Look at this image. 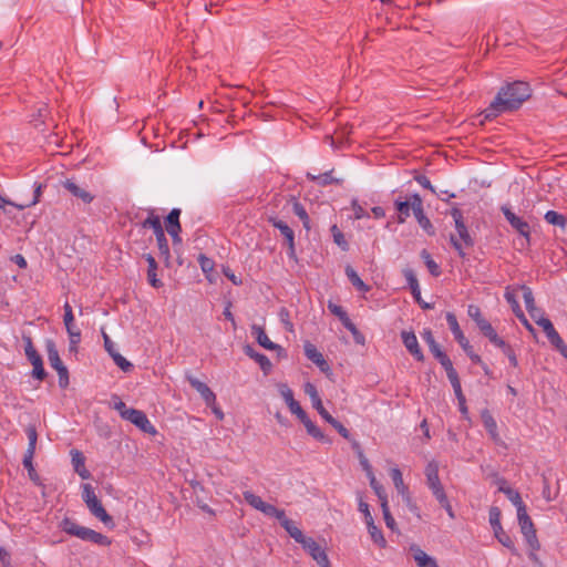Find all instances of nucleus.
<instances>
[{
	"mask_svg": "<svg viewBox=\"0 0 567 567\" xmlns=\"http://www.w3.org/2000/svg\"><path fill=\"white\" fill-rule=\"evenodd\" d=\"M530 96L529 84L515 81L502 87L491 105L485 110V118L497 116L498 113L517 110Z\"/></svg>",
	"mask_w": 567,
	"mask_h": 567,
	"instance_id": "f257e3e1",
	"label": "nucleus"
},
{
	"mask_svg": "<svg viewBox=\"0 0 567 567\" xmlns=\"http://www.w3.org/2000/svg\"><path fill=\"white\" fill-rule=\"evenodd\" d=\"M451 216L454 219L456 235L451 234L450 241L454 249L457 251L461 258H465L466 254L464 251L465 248H471L474 246V240L471 237L468 229L464 223V216L460 208L453 207L451 209Z\"/></svg>",
	"mask_w": 567,
	"mask_h": 567,
	"instance_id": "f03ea898",
	"label": "nucleus"
},
{
	"mask_svg": "<svg viewBox=\"0 0 567 567\" xmlns=\"http://www.w3.org/2000/svg\"><path fill=\"white\" fill-rule=\"evenodd\" d=\"M82 498L87 506L90 513L99 518L105 526H109L111 528L114 527V520L111 515L107 514L105 508L103 507L102 503L95 495L94 488L91 484L85 483L82 484Z\"/></svg>",
	"mask_w": 567,
	"mask_h": 567,
	"instance_id": "7ed1b4c3",
	"label": "nucleus"
},
{
	"mask_svg": "<svg viewBox=\"0 0 567 567\" xmlns=\"http://www.w3.org/2000/svg\"><path fill=\"white\" fill-rule=\"evenodd\" d=\"M446 322H447L449 328L452 331L455 340L463 348V350L470 357L472 362L482 364L483 362H482L481 357L473 351L472 346L470 344L468 340L465 338L464 333L462 332L460 324L457 322L456 316L453 312L446 313Z\"/></svg>",
	"mask_w": 567,
	"mask_h": 567,
	"instance_id": "20e7f679",
	"label": "nucleus"
},
{
	"mask_svg": "<svg viewBox=\"0 0 567 567\" xmlns=\"http://www.w3.org/2000/svg\"><path fill=\"white\" fill-rule=\"evenodd\" d=\"M424 474L426 477V485L431 489L435 498L446 495L444 487L440 481L439 463L436 461H431L427 463V465L425 466Z\"/></svg>",
	"mask_w": 567,
	"mask_h": 567,
	"instance_id": "39448f33",
	"label": "nucleus"
},
{
	"mask_svg": "<svg viewBox=\"0 0 567 567\" xmlns=\"http://www.w3.org/2000/svg\"><path fill=\"white\" fill-rule=\"evenodd\" d=\"M268 223L271 224L275 228L280 231V235L285 239V245L288 247V256L290 258H296V244H295V231L284 220L270 216L268 217Z\"/></svg>",
	"mask_w": 567,
	"mask_h": 567,
	"instance_id": "423d86ee",
	"label": "nucleus"
},
{
	"mask_svg": "<svg viewBox=\"0 0 567 567\" xmlns=\"http://www.w3.org/2000/svg\"><path fill=\"white\" fill-rule=\"evenodd\" d=\"M73 536L79 537L84 542H90L99 546L106 547L112 544V540L107 536L89 527L75 524H73Z\"/></svg>",
	"mask_w": 567,
	"mask_h": 567,
	"instance_id": "0eeeda50",
	"label": "nucleus"
},
{
	"mask_svg": "<svg viewBox=\"0 0 567 567\" xmlns=\"http://www.w3.org/2000/svg\"><path fill=\"white\" fill-rule=\"evenodd\" d=\"M48 360L50 365L55 369L59 373V384L61 388H66L69 384V371L66 367L62 363L59 352L55 349L53 342H48Z\"/></svg>",
	"mask_w": 567,
	"mask_h": 567,
	"instance_id": "6e6552de",
	"label": "nucleus"
},
{
	"mask_svg": "<svg viewBox=\"0 0 567 567\" xmlns=\"http://www.w3.org/2000/svg\"><path fill=\"white\" fill-rule=\"evenodd\" d=\"M243 495L247 504H249L252 508L261 512L262 514L271 517H275L277 514L284 516V509H279L276 506L264 502L260 496L254 494L252 492L246 491L243 493Z\"/></svg>",
	"mask_w": 567,
	"mask_h": 567,
	"instance_id": "1a4fd4ad",
	"label": "nucleus"
},
{
	"mask_svg": "<svg viewBox=\"0 0 567 567\" xmlns=\"http://www.w3.org/2000/svg\"><path fill=\"white\" fill-rule=\"evenodd\" d=\"M502 213L504 214L505 219L508 221V224L520 235L523 236L527 244H529L530 240V226L529 224L517 216L515 213L512 212V209L507 206H502L501 208Z\"/></svg>",
	"mask_w": 567,
	"mask_h": 567,
	"instance_id": "9d476101",
	"label": "nucleus"
},
{
	"mask_svg": "<svg viewBox=\"0 0 567 567\" xmlns=\"http://www.w3.org/2000/svg\"><path fill=\"white\" fill-rule=\"evenodd\" d=\"M520 289L523 291V298L529 316L533 318L536 324L540 327L542 320L549 319L544 316V311L540 308L536 307L532 289L525 285L520 286Z\"/></svg>",
	"mask_w": 567,
	"mask_h": 567,
	"instance_id": "9b49d317",
	"label": "nucleus"
},
{
	"mask_svg": "<svg viewBox=\"0 0 567 567\" xmlns=\"http://www.w3.org/2000/svg\"><path fill=\"white\" fill-rule=\"evenodd\" d=\"M125 420L131 422L132 424H134L136 427H138L144 433H147L150 435L157 434L155 426L151 423L147 415L141 410L133 409L127 414V417Z\"/></svg>",
	"mask_w": 567,
	"mask_h": 567,
	"instance_id": "f8f14e48",
	"label": "nucleus"
},
{
	"mask_svg": "<svg viewBox=\"0 0 567 567\" xmlns=\"http://www.w3.org/2000/svg\"><path fill=\"white\" fill-rule=\"evenodd\" d=\"M25 355L28 357L29 361L33 365L32 375L38 380H43L47 375L44 368H43V362H42L41 355L33 348L30 339H28V342L25 346Z\"/></svg>",
	"mask_w": 567,
	"mask_h": 567,
	"instance_id": "ddd939ff",
	"label": "nucleus"
},
{
	"mask_svg": "<svg viewBox=\"0 0 567 567\" xmlns=\"http://www.w3.org/2000/svg\"><path fill=\"white\" fill-rule=\"evenodd\" d=\"M25 433L28 435L29 445H28L27 452L23 457V465L29 471L30 476L33 477L34 468H33L32 460H33V455H34V451H35L38 434H37L35 427L31 426V425L27 427Z\"/></svg>",
	"mask_w": 567,
	"mask_h": 567,
	"instance_id": "4468645a",
	"label": "nucleus"
},
{
	"mask_svg": "<svg viewBox=\"0 0 567 567\" xmlns=\"http://www.w3.org/2000/svg\"><path fill=\"white\" fill-rule=\"evenodd\" d=\"M414 217L417 220L420 227L430 236L435 234V229L431 220L425 216L423 210V200L419 194L414 196Z\"/></svg>",
	"mask_w": 567,
	"mask_h": 567,
	"instance_id": "2eb2a0df",
	"label": "nucleus"
},
{
	"mask_svg": "<svg viewBox=\"0 0 567 567\" xmlns=\"http://www.w3.org/2000/svg\"><path fill=\"white\" fill-rule=\"evenodd\" d=\"M301 546L319 566L329 561L326 550L313 538L307 537Z\"/></svg>",
	"mask_w": 567,
	"mask_h": 567,
	"instance_id": "dca6fc26",
	"label": "nucleus"
},
{
	"mask_svg": "<svg viewBox=\"0 0 567 567\" xmlns=\"http://www.w3.org/2000/svg\"><path fill=\"white\" fill-rule=\"evenodd\" d=\"M401 339L406 350L413 355L416 361L422 362L424 354L417 342L416 336L413 331H402Z\"/></svg>",
	"mask_w": 567,
	"mask_h": 567,
	"instance_id": "f3484780",
	"label": "nucleus"
},
{
	"mask_svg": "<svg viewBox=\"0 0 567 567\" xmlns=\"http://www.w3.org/2000/svg\"><path fill=\"white\" fill-rule=\"evenodd\" d=\"M187 381L200 394L207 406L215 404L216 395L206 383L193 375H187Z\"/></svg>",
	"mask_w": 567,
	"mask_h": 567,
	"instance_id": "a211bd4d",
	"label": "nucleus"
},
{
	"mask_svg": "<svg viewBox=\"0 0 567 567\" xmlns=\"http://www.w3.org/2000/svg\"><path fill=\"white\" fill-rule=\"evenodd\" d=\"M41 194H42V186L39 184V185L34 186L32 197L29 200L23 202V203H14V202H11L0 195V208L3 209L7 205H9V206H13L20 210H23L24 208L34 206L37 203H39Z\"/></svg>",
	"mask_w": 567,
	"mask_h": 567,
	"instance_id": "6ab92c4d",
	"label": "nucleus"
},
{
	"mask_svg": "<svg viewBox=\"0 0 567 567\" xmlns=\"http://www.w3.org/2000/svg\"><path fill=\"white\" fill-rule=\"evenodd\" d=\"M414 196L415 194H412L405 200H402L401 198L395 199L394 207L399 213L398 221L400 224L405 223V220L410 217L411 212L414 214Z\"/></svg>",
	"mask_w": 567,
	"mask_h": 567,
	"instance_id": "aec40b11",
	"label": "nucleus"
},
{
	"mask_svg": "<svg viewBox=\"0 0 567 567\" xmlns=\"http://www.w3.org/2000/svg\"><path fill=\"white\" fill-rule=\"evenodd\" d=\"M275 517L280 522V525L285 528L289 536L295 539V542L300 545L303 543L307 536H305L303 533L296 526L293 520L287 518L285 512L284 516L277 514Z\"/></svg>",
	"mask_w": 567,
	"mask_h": 567,
	"instance_id": "412c9836",
	"label": "nucleus"
},
{
	"mask_svg": "<svg viewBox=\"0 0 567 567\" xmlns=\"http://www.w3.org/2000/svg\"><path fill=\"white\" fill-rule=\"evenodd\" d=\"M540 327L543 328L549 342L557 349L558 352L567 347L559 333L554 328V324L550 320H542Z\"/></svg>",
	"mask_w": 567,
	"mask_h": 567,
	"instance_id": "4be33fe9",
	"label": "nucleus"
},
{
	"mask_svg": "<svg viewBox=\"0 0 567 567\" xmlns=\"http://www.w3.org/2000/svg\"><path fill=\"white\" fill-rule=\"evenodd\" d=\"M251 333L252 336L256 338L257 342L265 349L267 350H277L279 352H282L284 349L277 344V343H274L269 338L268 336L266 334L265 330L262 327L260 326H257V324H252L251 326Z\"/></svg>",
	"mask_w": 567,
	"mask_h": 567,
	"instance_id": "5701e85b",
	"label": "nucleus"
},
{
	"mask_svg": "<svg viewBox=\"0 0 567 567\" xmlns=\"http://www.w3.org/2000/svg\"><path fill=\"white\" fill-rule=\"evenodd\" d=\"M279 391H280L281 396L286 401L290 412L292 414H296L297 416L299 414H302V416H305V411L301 408V405L299 404V402L295 400L293 392L291 391V389L287 384H281L279 386Z\"/></svg>",
	"mask_w": 567,
	"mask_h": 567,
	"instance_id": "b1692460",
	"label": "nucleus"
},
{
	"mask_svg": "<svg viewBox=\"0 0 567 567\" xmlns=\"http://www.w3.org/2000/svg\"><path fill=\"white\" fill-rule=\"evenodd\" d=\"M305 392L310 396L313 408L318 411V413L323 420H326L327 416L331 415L324 409L322 401L318 394L317 388L312 383L308 382L305 384Z\"/></svg>",
	"mask_w": 567,
	"mask_h": 567,
	"instance_id": "393cba45",
	"label": "nucleus"
},
{
	"mask_svg": "<svg viewBox=\"0 0 567 567\" xmlns=\"http://www.w3.org/2000/svg\"><path fill=\"white\" fill-rule=\"evenodd\" d=\"M410 550L413 554L414 561L419 567H439L435 558L427 555L417 545H412Z\"/></svg>",
	"mask_w": 567,
	"mask_h": 567,
	"instance_id": "a878e982",
	"label": "nucleus"
},
{
	"mask_svg": "<svg viewBox=\"0 0 567 567\" xmlns=\"http://www.w3.org/2000/svg\"><path fill=\"white\" fill-rule=\"evenodd\" d=\"M306 357L317 364L322 371L328 369V363L324 360L322 353L311 342H306L303 346Z\"/></svg>",
	"mask_w": 567,
	"mask_h": 567,
	"instance_id": "bb28decb",
	"label": "nucleus"
},
{
	"mask_svg": "<svg viewBox=\"0 0 567 567\" xmlns=\"http://www.w3.org/2000/svg\"><path fill=\"white\" fill-rule=\"evenodd\" d=\"M244 351L249 358L254 359L259 364L265 374H268L271 371L272 364L267 355L255 351V349L249 344L244 348Z\"/></svg>",
	"mask_w": 567,
	"mask_h": 567,
	"instance_id": "cd10ccee",
	"label": "nucleus"
},
{
	"mask_svg": "<svg viewBox=\"0 0 567 567\" xmlns=\"http://www.w3.org/2000/svg\"><path fill=\"white\" fill-rule=\"evenodd\" d=\"M144 258L148 265L147 269V281L154 288H161L163 282L157 278V262L151 254L144 255Z\"/></svg>",
	"mask_w": 567,
	"mask_h": 567,
	"instance_id": "c85d7f7f",
	"label": "nucleus"
},
{
	"mask_svg": "<svg viewBox=\"0 0 567 567\" xmlns=\"http://www.w3.org/2000/svg\"><path fill=\"white\" fill-rule=\"evenodd\" d=\"M73 471L79 474L82 480L91 478V473L85 466V456L79 451H73Z\"/></svg>",
	"mask_w": 567,
	"mask_h": 567,
	"instance_id": "c756f323",
	"label": "nucleus"
},
{
	"mask_svg": "<svg viewBox=\"0 0 567 567\" xmlns=\"http://www.w3.org/2000/svg\"><path fill=\"white\" fill-rule=\"evenodd\" d=\"M155 237L158 246L159 257L163 259L166 267H171V252L165 231L163 230L162 233L155 235Z\"/></svg>",
	"mask_w": 567,
	"mask_h": 567,
	"instance_id": "7c9ffc66",
	"label": "nucleus"
},
{
	"mask_svg": "<svg viewBox=\"0 0 567 567\" xmlns=\"http://www.w3.org/2000/svg\"><path fill=\"white\" fill-rule=\"evenodd\" d=\"M481 417H482L484 427L486 429V431L488 432V434L491 435L493 441L498 442L499 436L497 433V424H496V421L493 417V415L489 413L488 410H484V411H482Z\"/></svg>",
	"mask_w": 567,
	"mask_h": 567,
	"instance_id": "2f4dec72",
	"label": "nucleus"
},
{
	"mask_svg": "<svg viewBox=\"0 0 567 567\" xmlns=\"http://www.w3.org/2000/svg\"><path fill=\"white\" fill-rule=\"evenodd\" d=\"M478 329L495 346H504V340L498 337L495 329L488 321H481Z\"/></svg>",
	"mask_w": 567,
	"mask_h": 567,
	"instance_id": "473e14b6",
	"label": "nucleus"
},
{
	"mask_svg": "<svg viewBox=\"0 0 567 567\" xmlns=\"http://www.w3.org/2000/svg\"><path fill=\"white\" fill-rule=\"evenodd\" d=\"M544 219L547 224L556 226L561 230H565L567 227V217L556 210H548Z\"/></svg>",
	"mask_w": 567,
	"mask_h": 567,
	"instance_id": "72a5a7b5",
	"label": "nucleus"
},
{
	"mask_svg": "<svg viewBox=\"0 0 567 567\" xmlns=\"http://www.w3.org/2000/svg\"><path fill=\"white\" fill-rule=\"evenodd\" d=\"M368 533L379 547L384 548L386 546V540L382 534V530L374 524V520L367 523Z\"/></svg>",
	"mask_w": 567,
	"mask_h": 567,
	"instance_id": "f704fd0d",
	"label": "nucleus"
},
{
	"mask_svg": "<svg viewBox=\"0 0 567 567\" xmlns=\"http://www.w3.org/2000/svg\"><path fill=\"white\" fill-rule=\"evenodd\" d=\"M181 209L173 208L166 217V231L175 233L176 230H182L179 223Z\"/></svg>",
	"mask_w": 567,
	"mask_h": 567,
	"instance_id": "c9c22d12",
	"label": "nucleus"
},
{
	"mask_svg": "<svg viewBox=\"0 0 567 567\" xmlns=\"http://www.w3.org/2000/svg\"><path fill=\"white\" fill-rule=\"evenodd\" d=\"M346 275L348 277V279L350 280V282L359 290V291H362V292H368L370 290V287L368 285H365L361 278L359 277V275L357 274V271L351 267V266H347L346 267Z\"/></svg>",
	"mask_w": 567,
	"mask_h": 567,
	"instance_id": "e433bc0d",
	"label": "nucleus"
},
{
	"mask_svg": "<svg viewBox=\"0 0 567 567\" xmlns=\"http://www.w3.org/2000/svg\"><path fill=\"white\" fill-rule=\"evenodd\" d=\"M499 492H503L507 496V498L513 503V505H515L517 512L519 511L520 507H526V505L524 504V502L520 497V494L517 491H515L511 487L501 485Z\"/></svg>",
	"mask_w": 567,
	"mask_h": 567,
	"instance_id": "4c0bfd02",
	"label": "nucleus"
},
{
	"mask_svg": "<svg viewBox=\"0 0 567 567\" xmlns=\"http://www.w3.org/2000/svg\"><path fill=\"white\" fill-rule=\"evenodd\" d=\"M517 518H518V524H519L522 533H524V532L528 533V532L535 529V526H534L530 517L527 514L526 507L519 508V511L517 512Z\"/></svg>",
	"mask_w": 567,
	"mask_h": 567,
	"instance_id": "58836bf2",
	"label": "nucleus"
},
{
	"mask_svg": "<svg viewBox=\"0 0 567 567\" xmlns=\"http://www.w3.org/2000/svg\"><path fill=\"white\" fill-rule=\"evenodd\" d=\"M390 476L393 481V484L400 495H405L409 491V487L404 484L402 473L399 468L394 467L390 471Z\"/></svg>",
	"mask_w": 567,
	"mask_h": 567,
	"instance_id": "ea45409f",
	"label": "nucleus"
},
{
	"mask_svg": "<svg viewBox=\"0 0 567 567\" xmlns=\"http://www.w3.org/2000/svg\"><path fill=\"white\" fill-rule=\"evenodd\" d=\"M142 227L151 228L154 231V235H157L164 230L159 217L153 212L150 213L147 218L142 223Z\"/></svg>",
	"mask_w": 567,
	"mask_h": 567,
	"instance_id": "a19ab883",
	"label": "nucleus"
},
{
	"mask_svg": "<svg viewBox=\"0 0 567 567\" xmlns=\"http://www.w3.org/2000/svg\"><path fill=\"white\" fill-rule=\"evenodd\" d=\"M421 258L424 260V264L432 276L439 277L441 275L440 266L433 260L431 254L426 249L421 251Z\"/></svg>",
	"mask_w": 567,
	"mask_h": 567,
	"instance_id": "79ce46f5",
	"label": "nucleus"
},
{
	"mask_svg": "<svg viewBox=\"0 0 567 567\" xmlns=\"http://www.w3.org/2000/svg\"><path fill=\"white\" fill-rule=\"evenodd\" d=\"M369 482H370L371 488L374 491V493L377 494V496L380 501V505H382L383 503L386 504L388 503L386 492H385L384 487L378 482L374 474H371V477H369Z\"/></svg>",
	"mask_w": 567,
	"mask_h": 567,
	"instance_id": "37998d69",
	"label": "nucleus"
},
{
	"mask_svg": "<svg viewBox=\"0 0 567 567\" xmlns=\"http://www.w3.org/2000/svg\"><path fill=\"white\" fill-rule=\"evenodd\" d=\"M495 537L497 540L506 548L511 549L513 553H515V544L512 537L503 529L501 526V529H493Z\"/></svg>",
	"mask_w": 567,
	"mask_h": 567,
	"instance_id": "c03bdc74",
	"label": "nucleus"
},
{
	"mask_svg": "<svg viewBox=\"0 0 567 567\" xmlns=\"http://www.w3.org/2000/svg\"><path fill=\"white\" fill-rule=\"evenodd\" d=\"M404 278L406 279V282L409 285V288L411 290L412 295H419V281L415 276V272L411 268H404L402 270Z\"/></svg>",
	"mask_w": 567,
	"mask_h": 567,
	"instance_id": "a18cd8bd",
	"label": "nucleus"
},
{
	"mask_svg": "<svg viewBox=\"0 0 567 567\" xmlns=\"http://www.w3.org/2000/svg\"><path fill=\"white\" fill-rule=\"evenodd\" d=\"M293 213L296 214V216H298L302 224H303V227L309 230L310 229V219H309V215L307 213V210L305 209V207L299 203V202H295L293 204Z\"/></svg>",
	"mask_w": 567,
	"mask_h": 567,
	"instance_id": "49530a36",
	"label": "nucleus"
},
{
	"mask_svg": "<svg viewBox=\"0 0 567 567\" xmlns=\"http://www.w3.org/2000/svg\"><path fill=\"white\" fill-rule=\"evenodd\" d=\"M112 401L113 409L120 413L123 420H125L127 417V414L133 410V408H127L126 404L117 395H113Z\"/></svg>",
	"mask_w": 567,
	"mask_h": 567,
	"instance_id": "de8ad7c7",
	"label": "nucleus"
},
{
	"mask_svg": "<svg viewBox=\"0 0 567 567\" xmlns=\"http://www.w3.org/2000/svg\"><path fill=\"white\" fill-rule=\"evenodd\" d=\"M324 421L328 422L331 426H333L342 437H344L346 440H350L349 430L346 426H343V424H341L332 415L327 416Z\"/></svg>",
	"mask_w": 567,
	"mask_h": 567,
	"instance_id": "09e8293b",
	"label": "nucleus"
},
{
	"mask_svg": "<svg viewBox=\"0 0 567 567\" xmlns=\"http://www.w3.org/2000/svg\"><path fill=\"white\" fill-rule=\"evenodd\" d=\"M330 230L333 236V241L342 249H347L348 243L339 227L337 225H332Z\"/></svg>",
	"mask_w": 567,
	"mask_h": 567,
	"instance_id": "8fccbe9b",
	"label": "nucleus"
},
{
	"mask_svg": "<svg viewBox=\"0 0 567 567\" xmlns=\"http://www.w3.org/2000/svg\"><path fill=\"white\" fill-rule=\"evenodd\" d=\"M112 358L115 364L124 372H128L133 369V364L127 361L123 355H121L117 351L112 353Z\"/></svg>",
	"mask_w": 567,
	"mask_h": 567,
	"instance_id": "3c124183",
	"label": "nucleus"
},
{
	"mask_svg": "<svg viewBox=\"0 0 567 567\" xmlns=\"http://www.w3.org/2000/svg\"><path fill=\"white\" fill-rule=\"evenodd\" d=\"M73 196L80 198L83 203L89 204L94 199V195L90 192L73 184Z\"/></svg>",
	"mask_w": 567,
	"mask_h": 567,
	"instance_id": "603ef678",
	"label": "nucleus"
},
{
	"mask_svg": "<svg viewBox=\"0 0 567 567\" xmlns=\"http://www.w3.org/2000/svg\"><path fill=\"white\" fill-rule=\"evenodd\" d=\"M198 262H199L200 269L203 270L204 274L207 275L214 270V267H215L214 260L208 258L204 254H200L198 256Z\"/></svg>",
	"mask_w": 567,
	"mask_h": 567,
	"instance_id": "864d4df0",
	"label": "nucleus"
},
{
	"mask_svg": "<svg viewBox=\"0 0 567 567\" xmlns=\"http://www.w3.org/2000/svg\"><path fill=\"white\" fill-rule=\"evenodd\" d=\"M506 301L511 305L512 310L515 315L522 312V308L517 301V298L514 292L509 290V288H506L505 295H504Z\"/></svg>",
	"mask_w": 567,
	"mask_h": 567,
	"instance_id": "5fc2aeb1",
	"label": "nucleus"
},
{
	"mask_svg": "<svg viewBox=\"0 0 567 567\" xmlns=\"http://www.w3.org/2000/svg\"><path fill=\"white\" fill-rule=\"evenodd\" d=\"M489 524L493 529H501V511L496 506L489 509Z\"/></svg>",
	"mask_w": 567,
	"mask_h": 567,
	"instance_id": "6e6d98bb",
	"label": "nucleus"
},
{
	"mask_svg": "<svg viewBox=\"0 0 567 567\" xmlns=\"http://www.w3.org/2000/svg\"><path fill=\"white\" fill-rule=\"evenodd\" d=\"M381 508H382L383 518H384L386 527L392 529V530H394V528L396 526V523H395V519L393 518V516L390 513L389 504L388 503L386 504L383 503L381 505Z\"/></svg>",
	"mask_w": 567,
	"mask_h": 567,
	"instance_id": "4d7b16f0",
	"label": "nucleus"
},
{
	"mask_svg": "<svg viewBox=\"0 0 567 567\" xmlns=\"http://www.w3.org/2000/svg\"><path fill=\"white\" fill-rule=\"evenodd\" d=\"M523 535L525 536V539L532 550H538L540 545L536 536V529H533L530 532H524Z\"/></svg>",
	"mask_w": 567,
	"mask_h": 567,
	"instance_id": "13d9d810",
	"label": "nucleus"
},
{
	"mask_svg": "<svg viewBox=\"0 0 567 567\" xmlns=\"http://www.w3.org/2000/svg\"><path fill=\"white\" fill-rule=\"evenodd\" d=\"M523 535L525 536V539L532 550H538L540 545L536 536V529H533L530 532H524Z\"/></svg>",
	"mask_w": 567,
	"mask_h": 567,
	"instance_id": "bf43d9fd",
	"label": "nucleus"
},
{
	"mask_svg": "<svg viewBox=\"0 0 567 567\" xmlns=\"http://www.w3.org/2000/svg\"><path fill=\"white\" fill-rule=\"evenodd\" d=\"M467 313L468 316L475 321L476 326L480 327V322L481 321H487L483 316H482V312H481V309L480 307L475 306V305H470L468 306V309H467Z\"/></svg>",
	"mask_w": 567,
	"mask_h": 567,
	"instance_id": "052dcab7",
	"label": "nucleus"
},
{
	"mask_svg": "<svg viewBox=\"0 0 567 567\" xmlns=\"http://www.w3.org/2000/svg\"><path fill=\"white\" fill-rule=\"evenodd\" d=\"M497 348L502 349L503 353L508 358L511 364L514 368H516L518 365V361H517L516 354H515L513 348L509 344H507L504 341V346H498Z\"/></svg>",
	"mask_w": 567,
	"mask_h": 567,
	"instance_id": "680f3d73",
	"label": "nucleus"
},
{
	"mask_svg": "<svg viewBox=\"0 0 567 567\" xmlns=\"http://www.w3.org/2000/svg\"><path fill=\"white\" fill-rule=\"evenodd\" d=\"M308 434L311 435L313 439L323 442V443H331V440L324 435V433L315 425L308 431Z\"/></svg>",
	"mask_w": 567,
	"mask_h": 567,
	"instance_id": "e2e57ef3",
	"label": "nucleus"
},
{
	"mask_svg": "<svg viewBox=\"0 0 567 567\" xmlns=\"http://www.w3.org/2000/svg\"><path fill=\"white\" fill-rule=\"evenodd\" d=\"M339 320L342 322L343 327L351 332V334H355L357 327L355 324L350 320L347 311L343 312V315H340Z\"/></svg>",
	"mask_w": 567,
	"mask_h": 567,
	"instance_id": "0e129e2a",
	"label": "nucleus"
},
{
	"mask_svg": "<svg viewBox=\"0 0 567 567\" xmlns=\"http://www.w3.org/2000/svg\"><path fill=\"white\" fill-rule=\"evenodd\" d=\"M339 320L342 322L343 327L351 332V334H355L357 327L355 324L350 320L347 311L343 312V315H340Z\"/></svg>",
	"mask_w": 567,
	"mask_h": 567,
	"instance_id": "69168bd1",
	"label": "nucleus"
},
{
	"mask_svg": "<svg viewBox=\"0 0 567 567\" xmlns=\"http://www.w3.org/2000/svg\"><path fill=\"white\" fill-rule=\"evenodd\" d=\"M339 320L342 322L343 327L351 332V334H355L357 327L355 324L350 320L347 311L343 312V315H340Z\"/></svg>",
	"mask_w": 567,
	"mask_h": 567,
	"instance_id": "338daca9",
	"label": "nucleus"
},
{
	"mask_svg": "<svg viewBox=\"0 0 567 567\" xmlns=\"http://www.w3.org/2000/svg\"><path fill=\"white\" fill-rule=\"evenodd\" d=\"M436 501L440 503V505L446 511L447 515L450 516V518L454 519L455 518V513L452 508V505L447 498V495H444V496H441L439 498H436Z\"/></svg>",
	"mask_w": 567,
	"mask_h": 567,
	"instance_id": "774afa93",
	"label": "nucleus"
}]
</instances>
